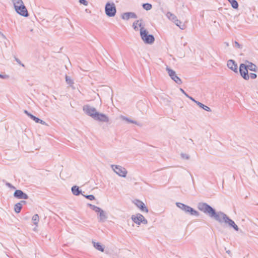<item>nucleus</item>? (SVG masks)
I'll list each match as a JSON object with an SVG mask.
<instances>
[{
  "instance_id": "obj_1",
  "label": "nucleus",
  "mask_w": 258,
  "mask_h": 258,
  "mask_svg": "<svg viewBox=\"0 0 258 258\" xmlns=\"http://www.w3.org/2000/svg\"><path fill=\"white\" fill-rule=\"evenodd\" d=\"M198 209L205 213L209 214L211 216L215 217L218 220V215L215 213V210L209 205L204 203H200L198 206Z\"/></svg>"
},
{
  "instance_id": "obj_2",
  "label": "nucleus",
  "mask_w": 258,
  "mask_h": 258,
  "mask_svg": "<svg viewBox=\"0 0 258 258\" xmlns=\"http://www.w3.org/2000/svg\"><path fill=\"white\" fill-rule=\"evenodd\" d=\"M239 72L242 77L245 80L254 79L256 78V75L255 73H248V70L245 64L242 63L240 65Z\"/></svg>"
},
{
  "instance_id": "obj_3",
  "label": "nucleus",
  "mask_w": 258,
  "mask_h": 258,
  "mask_svg": "<svg viewBox=\"0 0 258 258\" xmlns=\"http://www.w3.org/2000/svg\"><path fill=\"white\" fill-rule=\"evenodd\" d=\"M140 35L143 40L146 43L151 44L154 41V38L152 35H148V32L144 28L140 29Z\"/></svg>"
},
{
  "instance_id": "obj_4",
  "label": "nucleus",
  "mask_w": 258,
  "mask_h": 258,
  "mask_svg": "<svg viewBox=\"0 0 258 258\" xmlns=\"http://www.w3.org/2000/svg\"><path fill=\"white\" fill-rule=\"evenodd\" d=\"M105 12L109 17H113L116 13V8L114 4L108 3L105 6Z\"/></svg>"
},
{
  "instance_id": "obj_5",
  "label": "nucleus",
  "mask_w": 258,
  "mask_h": 258,
  "mask_svg": "<svg viewBox=\"0 0 258 258\" xmlns=\"http://www.w3.org/2000/svg\"><path fill=\"white\" fill-rule=\"evenodd\" d=\"M132 219L135 223L139 225L142 223L145 224L147 223V221L145 219L144 217L140 214H138L136 215H133L132 217Z\"/></svg>"
},
{
  "instance_id": "obj_6",
  "label": "nucleus",
  "mask_w": 258,
  "mask_h": 258,
  "mask_svg": "<svg viewBox=\"0 0 258 258\" xmlns=\"http://www.w3.org/2000/svg\"><path fill=\"white\" fill-rule=\"evenodd\" d=\"M166 70L171 79L177 84H180L182 83L181 80L176 75L175 71L168 68L166 69Z\"/></svg>"
},
{
  "instance_id": "obj_7",
  "label": "nucleus",
  "mask_w": 258,
  "mask_h": 258,
  "mask_svg": "<svg viewBox=\"0 0 258 258\" xmlns=\"http://www.w3.org/2000/svg\"><path fill=\"white\" fill-rule=\"evenodd\" d=\"M112 167L114 171L118 175L122 177H125L127 174V171L124 168L117 165L112 166Z\"/></svg>"
},
{
  "instance_id": "obj_8",
  "label": "nucleus",
  "mask_w": 258,
  "mask_h": 258,
  "mask_svg": "<svg viewBox=\"0 0 258 258\" xmlns=\"http://www.w3.org/2000/svg\"><path fill=\"white\" fill-rule=\"evenodd\" d=\"M15 10L21 16L24 17H27L28 16V11L24 4L21 6L20 8L18 7L15 8Z\"/></svg>"
},
{
  "instance_id": "obj_9",
  "label": "nucleus",
  "mask_w": 258,
  "mask_h": 258,
  "mask_svg": "<svg viewBox=\"0 0 258 258\" xmlns=\"http://www.w3.org/2000/svg\"><path fill=\"white\" fill-rule=\"evenodd\" d=\"M134 203L142 212H145L146 213L148 212L147 208L142 201L139 200H135L134 201Z\"/></svg>"
},
{
  "instance_id": "obj_10",
  "label": "nucleus",
  "mask_w": 258,
  "mask_h": 258,
  "mask_svg": "<svg viewBox=\"0 0 258 258\" xmlns=\"http://www.w3.org/2000/svg\"><path fill=\"white\" fill-rule=\"evenodd\" d=\"M94 118L95 120L103 122H107L108 121V117L104 114L99 113L97 112Z\"/></svg>"
},
{
  "instance_id": "obj_11",
  "label": "nucleus",
  "mask_w": 258,
  "mask_h": 258,
  "mask_svg": "<svg viewBox=\"0 0 258 258\" xmlns=\"http://www.w3.org/2000/svg\"><path fill=\"white\" fill-rule=\"evenodd\" d=\"M14 196L20 199H27L28 196L21 190H16L14 192Z\"/></svg>"
},
{
  "instance_id": "obj_12",
  "label": "nucleus",
  "mask_w": 258,
  "mask_h": 258,
  "mask_svg": "<svg viewBox=\"0 0 258 258\" xmlns=\"http://www.w3.org/2000/svg\"><path fill=\"white\" fill-rule=\"evenodd\" d=\"M85 112L92 118H94L95 117L96 113H97L96 109L94 108H91L88 106H87L85 108H84Z\"/></svg>"
},
{
  "instance_id": "obj_13",
  "label": "nucleus",
  "mask_w": 258,
  "mask_h": 258,
  "mask_svg": "<svg viewBox=\"0 0 258 258\" xmlns=\"http://www.w3.org/2000/svg\"><path fill=\"white\" fill-rule=\"evenodd\" d=\"M228 67L235 72H237V65L233 60H229L227 62Z\"/></svg>"
},
{
  "instance_id": "obj_14",
  "label": "nucleus",
  "mask_w": 258,
  "mask_h": 258,
  "mask_svg": "<svg viewBox=\"0 0 258 258\" xmlns=\"http://www.w3.org/2000/svg\"><path fill=\"white\" fill-rule=\"evenodd\" d=\"M223 218L226 223H228L229 225L233 227L234 229H235L237 231L238 230V226L235 224L233 221L229 219L228 217H226L225 215H223Z\"/></svg>"
},
{
  "instance_id": "obj_15",
  "label": "nucleus",
  "mask_w": 258,
  "mask_h": 258,
  "mask_svg": "<svg viewBox=\"0 0 258 258\" xmlns=\"http://www.w3.org/2000/svg\"><path fill=\"white\" fill-rule=\"evenodd\" d=\"M190 99H191V100H192L194 102H195L198 105H199L200 107L202 108L203 109H204V110L207 111H211V109L204 105L203 104L201 103V102H198V101H196L194 99H193L192 97H188Z\"/></svg>"
},
{
  "instance_id": "obj_16",
  "label": "nucleus",
  "mask_w": 258,
  "mask_h": 258,
  "mask_svg": "<svg viewBox=\"0 0 258 258\" xmlns=\"http://www.w3.org/2000/svg\"><path fill=\"white\" fill-rule=\"evenodd\" d=\"M122 18L124 20H128L130 18H136V15L134 13H126L122 15Z\"/></svg>"
},
{
  "instance_id": "obj_17",
  "label": "nucleus",
  "mask_w": 258,
  "mask_h": 258,
  "mask_svg": "<svg viewBox=\"0 0 258 258\" xmlns=\"http://www.w3.org/2000/svg\"><path fill=\"white\" fill-rule=\"evenodd\" d=\"M176 205L178 207L181 209L182 210L186 212H189L190 207L185 205L183 204L178 203L176 204Z\"/></svg>"
},
{
  "instance_id": "obj_18",
  "label": "nucleus",
  "mask_w": 258,
  "mask_h": 258,
  "mask_svg": "<svg viewBox=\"0 0 258 258\" xmlns=\"http://www.w3.org/2000/svg\"><path fill=\"white\" fill-rule=\"evenodd\" d=\"M246 66L247 69L250 71L255 72L256 70V66L251 62H248V63L246 64Z\"/></svg>"
},
{
  "instance_id": "obj_19",
  "label": "nucleus",
  "mask_w": 258,
  "mask_h": 258,
  "mask_svg": "<svg viewBox=\"0 0 258 258\" xmlns=\"http://www.w3.org/2000/svg\"><path fill=\"white\" fill-rule=\"evenodd\" d=\"M133 27L135 30H138L139 28H143L142 26V23L139 21H137L136 22L134 23Z\"/></svg>"
},
{
  "instance_id": "obj_20",
  "label": "nucleus",
  "mask_w": 258,
  "mask_h": 258,
  "mask_svg": "<svg viewBox=\"0 0 258 258\" xmlns=\"http://www.w3.org/2000/svg\"><path fill=\"white\" fill-rule=\"evenodd\" d=\"M93 245L98 250L101 252H103L104 251L103 247L100 243L94 242Z\"/></svg>"
},
{
  "instance_id": "obj_21",
  "label": "nucleus",
  "mask_w": 258,
  "mask_h": 258,
  "mask_svg": "<svg viewBox=\"0 0 258 258\" xmlns=\"http://www.w3.org/2000/svg\"><path fill=\"white\" fill-rule=\"evenodd\" d=\"M13 2L15 7V9L20 7L23 5L24 4L22 0H13Z\"/></svg>"
},
{
  "instance_id": "obj_22",
  "label": "nucleus",
  "mask_w": 258,
  "mask_h": 258,
  "mask_svg": "<svg viewBox=\"0 0 258 258\" xmlns=\"http://www.w3.org/2000/svg\"><path fill=\"white\" fill-rule=\"evenodd\" d=\"M72 191L74 195L78 196L80 194L79 187L77 186H74L72 188Z\"/></svg>"
},
{
  "instance_id": "obj_23",
  "label": "nucleus",
  "mask_w": 258,
  "mask_h": 258,
  "mask_svg": "<svg viewBox=\"0 0 258 258\" xmlns=\"http://www.w3.org/2000/svg\"><path fill=\"white\" fill-rule=\"evenodd\" d=\"M89 206L91 207V208L94 210L95 212L99 214L100 212H102V210L100 209V208L96 207L94 205H92L91 204L89 205Z\"/></svg>"
},
{
  "instance_id": "obj_24",
  "label": "nucleus",
  "mask_w": 258,
  "mask_h": 258,
  "mask_svg": "<svg viewBox=\"0 0 258 258\" xmlns=\"http://www.w3.org/2000/svg\"><path fill=\"white\" fill-rule=\"evenodd\" d=\"M21 209H22V205L21 203H17L15 205L14 210L16 213H20Z\"/></svg>"
},
{
  "instance_id": "obj_25",
  "label": "nucleus",
  "mask_w": 258,
  "mask_h": 258,
  "mask_svg": "<svg viewBox=\"0 0 258 258\" xmlns=\"http://www.w3.org/2000/svg\"><path fill=\"white\" fill-rule=\"evenodd\" d=\"M39 221V218L37 214H36L33 216L32 221L35 225L37 226Z\"/></svg>"
},
{
  "instance_id": "obj_26",
  "label": "nucleus",
  "mask_w": 258,
  "mask_h": 258,
  "mask_svg": "<svg viewBox=\"0 0 258 258\" xmlns=\"http://www.w3.org/2000/svg\"><path fill=\"white\" fill-rule=\"evenodd\" d=\"M234 9H237L238 7V3L235 0H229L228 1Z\"/></svg>"
},
{
  "instance_id": "obj_27",
  "label": "nucleus",
  "mask_w": 258,
  "mask_h": 258,
  "mask_svg": "<svg viewBox=\"0 0 258 258\" xmlns=\"http://www.w3.org/2000/svg\"><path fill=\"white\" fill-rule=\"evenodd\" d=\"M99 219L100 221H103L106 218V216L104 213V212L102 210V212H100L99 214Z\"/></svg>"
},
{
  "instance_id": "obj_28",
  "label": "nucleus",
  "mask_w": 258,
  "mask_h": 258,
  "mask_svg": "<svg viewBox=\"0 0 258 258\" xmlns=\"http://www.w3.org/2000/svg\"><path fill=\"white\" fill-rule=\"evenodd\" d=\"M143 7L146 10L148 11L152 9V6L150 4L146 3L143 5Z\"/></svg>"
},
{
  "instance_id": "obj_29",
  "label": "nucleus",
  "mask_w": 258,
  "mask_h": 258,
  "mask_svg": "<svg viewBox=\"0 0 258 258\" xmlns=\"http://www.w3.org/2000/svg\"><path fill=\"white\" fill-rule=\"evenodd\" d=\"M166 16L168 18V19H169L172 21L174 20V19H176V17L170 12L167 13L166 14Z\"/></svg>"
},
{
  "instance_id": "obj_30",
  "label": "nucleus",
  "mask_w": 258,
  "mask_h": 258,
  "mask_svg": "<svg viewBox=\"0 0 258 258\" xmlns=\"http://www.w3.org/2000/svg\"><path fill=\"white\" fill-rule=\"evenodd\" d=\"M188 212H189L191 215H195V216H199V213L197 211L194 210L191 207L190 208Z\"/></svg>"
},
{
  "instance_id": "obj_31",
  "label": "nucleus",
  "mask_w": 258,
  "mask_h": 258,
  "mask_svg": "<svg viewBox=\"0 0 258 258\" xmlns=\"http://www.w3.org/2000/svg\"><path fill=\"white\" fill-rule=\"evenodd\" d=\"M30 117L31 119H32L34 121H35L36 123H39L40 121V119L35 117L33 115H30Z\"/></svg>"
},
{
  "instance_id": "obj_32",
  "label": "nucleus",
  "mask_w": 258,
  "mask_h": 258,
  "mask_svg": "<svg viewBox=\"0 0 258 258\" xmlns=\"http://www.w3.org/2000/svg\"><path fill=\"white\" fill-rule=\"evenodd\" d=\"M85 197L91 201L95 200L94 196L92 195L86 196Z\"/></svg>"
},
{
  "instance_id": "obj_33",
  "label": "nucleus",
  "mask_w": 258,
  "mask_h": 258,
  "mask_svg": "<svg viewBox=\"0 0 258 258\" xmlns=\"http://www.w3.org/2000/svg\"><path fill=\"white\" fill-rule=\"evenodd\" d=\"M173 21L174 22V23L176 24L177 26L180 27V24H181V22L179 21L178 20H177L176 17V19H174V20Z\"/></svg>"
},
{
  "instance_id": "obj_34",
  "label": "nucleus",
  "mask_w": 258,
  "mask_h": 258,
  "mask_svg": "<svg viewBox=\"0 0 258 258\" xmlns=\"http://www.w3.org/2000/svg\"><path fill=\"white\" fill-rule=\"evenodd\" d=\"M80 3L84 5L85 6H87L88 5V3L86 0H80Z\"/></svg>"
},
{
  "instance_id": "obj_35",
  "label": "nucleus",
  "mask_w": 258,
  "mask_h": 258,
  "mask_svg": "<svg viewBox=\"0 0 258 258\" xmlns=\"http://www.w3.org/2000/svg\"><path fill=\"white\" fill-rule=\"evenodd\" d=\"M39 123L42 124H46L45 122L44 121L40 120V119Z\"/></svg>"
},
{
  "instance_id": "obj_36",
  "label": "nucleus",
  "mask_w": 258,
  "mask_h": 258,
  "mask_svg": "<svg viewBox=\"0 0 258 258\" xmlns=\"http://www.w3.org/2000/svg\"><path fill=\"white\" fill-rule=\"evenodd\" d=\"M180 91L184 93L186 96L188 97L187 95L185 93V92L184 91V90L182 89H180Z\"/></svg>"
},
{
  "instance_id": "obj_37",
  "label": "nucleus",
  "mask_w": 258,
  "mask_h": 258,
  "mask_svg": "<svg viewBox=\"0 0 258 258\" xmlns=\"http://www.w3.org/2000/svg\"><path fill=\"white\" fill-rule=\"evenodd\" d=\"M24 112H25L26 114H27L28 116H30V115H32L31 114L29 113L27 111H26V110H25V111H24Z\"/></svg>"
},
{
  "instance_id": "obj_38",
  "label": "nucleus",
  "mask_w": 258,
  "mask_h": 258,
  "mask_svg": "<svg viewBox=\"0 0 258 258\" xmlns=\"http://www.w3.org/2000/svg\"><path fill=\"white\" fill-rule=\"evenodd\" d=\"M7 185L9 186V187H12L13 188H15V187L14 186H12L10 185V183H8Z\"/></svg>"
},
{
  "instance_id": "obj_39",
  "label": "nucleus",
  "mask_w": 258,
  "mask_h": 258,
  "mask_svg": "<svg viewBox=\"0 0 258 258\" xmlns=\"http://www.w3.org/2000/svg\"><path fill=\"white\" fill-rule=\"evenodd\" d=\"M235 43L237 47H239V45L237 42H235Z\"/></svg>"
},
{
  "instance_id": "obj_40",
  "label": "nucleus",
  "mask_w": 258,
  "mask_h": 258,
  "mask_svg": "<svg viewBox=\"0 0 258 258\" xmlns=\"http://www.w3.org/2000/svg\"><path fill=\"white\" fill-rule=\"evenodd\" d=\"M0 77H2V76L0 75Z\"/></svg>"
}]
</instances>
